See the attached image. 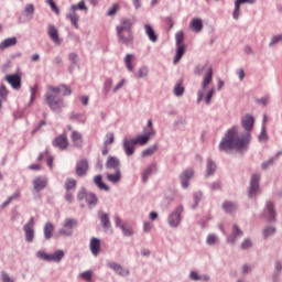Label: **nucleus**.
<instances>
[{
  "instance_id": "obj_36",
  "label": "nucleus",
  "mask_w": 282,
  "mask_h": 282,
  "mask_svg": "<svg viewBox=\"0 0 282 282\" xmlns=\"http://www.w3.org/2000/svg\"><path fill=\"white\" fill-rule=\"evenodd\" d=\"M149 76V67L141 66L138 68V70L134 73V78L140 80V78H147Z\"/></svg>"
},
{
  "instance_id": "obj_26",
  "label": "nucleus",
  "mask_w": 282,
  "mask_h": 282,
  "mask_svg": "<svg viewBox=\"0 0 282 282\" xmlns=\"http://www.w3.org/2000/svg\"><path fill=\"white\" fill-rule=\"evenodd\" d=\"M144 31L147 36L149 37V41H151L152 43H158V34H155L153 26H151L150 24H144Z\"/></svg>"
},
{
  "instance_id": "obj_18",
  "label": "nucleus",
  "mask_w": 282,
  "mask_h": 282,
  "mask_svg": "<svg viewBox=\"0 0 282 282\" xmlns=\"http://www.w3.org/2000/svg\"><path fill=\"white\" fill-rule=\"evenodd\" d=\"M153 173H158V165L155 163H151L150 165H148L145 167V170L143 171L141 177H142V182L147 183L149 182V177H151V175H153Z\"/></svg>"
},
{
  "instance_id": "obj_9",
  "label": "nucleus",
  "mask_w": 282,
  "mask_h": 282,
  "mask_svg": "<svg viewBox=\"0 0 282 282\" xmlns=\"http://www.w3.org/2000/svg\"><path fill=\"white\" fill-rule=\"evenodd\" d=\"M89 172V163L86 159L77 161L75 166V173L77 177H86L87 173Z\"/></svg>"
},
{
  "instance_id": "obj_15",
  "label": "nucleus",
  "mask_w": 282,
  "mask_h": 282,
  "mask_svg": "<svg viewBox=\"0 0 282 282\" xmlns=\"http://www.w3.org/2000/svg\"><path fill=\"white\" fill-rule=\"evenodd\" d=\"M193 175H195V171L193 170H185L180 175V182H181L182 188H188V182L193 180Z\"/></svg>"
},
{
  "instance_id": "obj_48",
  "label": "nucleus",
  "mask_w": 282,
  "mask_h": 282,
  "mask_svg": "<svg viewBox=\"0 0 282 282\" xmlns=\"http://www.w3.org/2000/svg\"><path fill=\"white\" fill-rule=\"evenodd\" d=\"M64 186H65V189H66L67 192H69V191H75V189H76V180H74V178H67V180L65 181Z\"/></svg>"
},
{
  "instance_id": "obj_59",
  "label": "nucleus",
  "mask_w": 282,
  "mask_h": 282,
  "mask_svg": "<svg viewBox=\"0 0 282 282\" xmlns=\"http://www.w3.org/2000/svg\"><path fill=\"white\" fill-rule=\"evenodd\" d=\"M107 140L104 142L106 147H109V144H113L116 137L113 135V132H109L106 134Z\"/></svg>"
},
{
  "instance_id": "obj_20",
  "label": "nucleus",
  "mask_w": 282,
  "mask_h": 282,
  "mask_svg": "<svg viewBox=\"0 0 282 282\" xmlns=\"http://www.w3.org/2000/svg\"><path fill=\"white\" fill-rule=\"evenodd\" d=\"M89 250L93 257H98V254H100V239L91 238L89 243Z\"/></svg>"
},
{
  "instance_id": "obj_40",
  "label": "nucleus",
  "mask_w": 282,
  "mask_h": 282,
  "mask_svg": "<svg viewBox=\"0 0 282 282\" xmlns=\"http://www.w3.org/2000/svg\"><path fill=\"white\" fill-rule=\"evenodd\" d=\"M133 58H134L133 54H127L123 58V63L128 72H133V64H131Z\"/></svg>"
},
{
  "instance_id": "obj_28",
  "label": "nucleus",
  "mask_w": 282,
  "mask_h": 282,
  "mask_svg": "<svg viewBox=\"0 0 282 282\" xmlns=\"http://www.w3.org/2000/svg\"><path fill=\"white\" fill-rule=\"evenodd\" d=\"M176 51H175V56L173 59L174 65H177V63H180V61H182V56H184V54L186 53V45H178L176 46Z\"/></svg>"
},
{
  "instance_id": "obj_64",
  "label": "nucleus",
  "mask_w": 282,
  "mask_h": 282,
  "mask_svg": "<svg viewBox=\"0 0 282 282\" xmlns=\"http://www.w3.org/2000/svg\"><path fill=\"white\" fill-rule=\"evenodd\" d=\"M249 248H252V240H250L249 238H246V239L241 242V249H242V250H249Z\"/></svg>"
},
{
  "instance_id": "obj_55",
  "label": "nucleus",
  "mask_w": 282,
  "mask_h": 282,
  "mask_svg": "<svg viewBox=\"0 0 282 282\" xmlns=\"http://www.w3.org/2000/svg\"><path fill=\"white\" fill-rule=\"evenodd\" d=\"M94 276V271L91 270H87V271H84L83 273H80V278L84 280V281H91V278Z\"/></svg>"
},
{
  "instance_id": "obj_25",
  "label": "nucleus",
  "mask_w": 282,
  "mask_h": 282,
  "mask_svg": "<svg viewBox=\"0 0 282 282\" xmlns=\"http://www.w3.org/2000/svg\"><path fill=\"white\" fill-rule=\"evenodd\" d=\"M189 279L191 281H203V282H208L210 281V276L208 274H204V275H199V273H197V271H191L189 272Z\"/></svg>"
},
{
  "instance_id": "obj_57",
  "label": "nucleus",
  "mask_w": 282,
  "mask_h": 282,
  "mask_svg": "<svg viewBox=\"0 0 282 282\" xmlns=\"http://www.w3.org/2000/svg\"><path fill=\"white\" fill-rule=\"evenodd\" d=\"M57 235H58L59 237H72V235H74V231L70 230V229L65 228V229H59V230L57 231Z\"/></svg>"
},
{
  "instance_id": "obj_16",
  "label": "nucleus",
  "mask_w": 282,
  "mask_h": 282,
  "mask_svg": "<svg viewBox=\"0 0 282 282\" xmlns=\"http://www.w3.org/2000/svg\"><path fill=\"white\" fill-rule=\"evenodd\" d=\"M47 187V177L37 176L33 180V188L36 193H41L44 188Z\"/></svg>"
},
{
  "instance_id": "obj_8",
  "label": "nucleus",
  "mask_w": 282,
  "mask_h": 282,
  "mask_svg": "<svg viewBox=\"0 0 282 282\" xmlns=\"http://www.w3.org/2000/svg\"><path fill=\"white\" fill-rule=\"evenodd\" d=\"M261 181V175L259 173H254L250 177L249 188H248V197L249 199H254L257 195H259V182Z\"/></svg>"
},
{
  "instance_id": "obj_60",
  "label": "nucleus",
  "mask_w": 282,
  "mask_h": 282,
  "mask_svg": "<svg viewBox=\"0 0 282 282\" xmlns=\"http://www.w3.org/2000/svg\"><path fill=\"white\" fill-rule=\"evenodd\" d=\"M0 276L2 282H14V279H12L10 274L6 271H1Z\"/></svg>"
},
{
  "instance_id": "obj_34",
  "label": "nucleus",
  "mask_w": 282,
  "mask_h": 282,
  "mask_svg": "<svg viewBox=\"0 0 282 282\" xmlns=\"http://www.w3.org/2000/svg\"><path fill=\"white\" fill-rule=\"evenodd\" d=\"M99 220L104 228H111V220L109 219V214L107 213H99Z\"/></svg>"
},
{
  "instance_id": "obj_2",
  "label": "nucleus",
  "mask_w": 282,
  "mask_h": 282,
  "mask_svg": "<svg viewBox=\"0 0 282 282\" xmlns=\"http://www.w3.org/2000/svg\"><path fill=\"white\" fill-rule=\"evenodd\" d=\"M133 21L129 18H122L116 26L117 37L122 45L133 44Z\"/></svg>"
},
{
  "instance_id": "obj_6",
  "label": "nucleus",
  "mask_w": 282,
  "mask_h": 282,
  "mask_svg": "<svg viewBox=\"0 0 282 282\" xmlns=\"http://www.w3.org/2000/svg\"><path fill=\"white\" fill-rule=\"evenodd\" d=\"M35 257L37 259H42V261H53L54 263H61L65 257V251L59 249L53 253H45V251L39 250L36 251Z\"/></svg>"
},
{
  "instance_id": "obj_45",
  "label": "nucleus",
  "mask_w": 282,
  "mask_h": 282,
  "mask_svg": "<svg viewBox=\"0 0 282 282\" xmlns=\"http://www.w3.org/2000/svg\"><path fill=\"white\" fill-rule=\"evenodd\" d=\"M111 85H113V79L107 78L104 83L102 93L104 96H107L111 91Z\"/></svg>"
},
{
  "instance_id": "obj_43",
  "label": "nucleus",
  "mask_w": 282,
  "mask_h": 282,
  "mask_svg": "<svg viewBox=\"0 0 282 282\" xmlns=\"http://www.w3.org/2000/svg\"><path fill=\"white\" fill-rule=\"evenodd\" d=\"M19 197H21V192L15 191L13 195L9 196L8 199L4 203H2V208H6V206L12 204L14 199H19Z\"/></svg>"
},
{
  "instance_id": "obj_27",
  "label": "nucleus",
  "mask_w": 282,
  "mask_h": 282,
  "mask_svg": "<svg viewBox=\"0 0 282 282\" xmlns=\"http://www.w3.org/2000/svg\"><path fill=\"white\" fill-rule=\"evenodd\" d=\"M70 140L74 147H83V134L76 130H73L70 134Z\"/></svg>"
},
{
  "instance_id": "obj_42",
  "label": "nucleus",
  "mask_w": 282,
  "mask_h": 282,
  "mask_svg": "<svg viewBox=\"0 0 282 282\" xmlns=\"http://www.w3.org/2000/svg\"><path fill=\"white\" fill-rule=\"evenodd\" d=\"M241 2L239 0H235V9L232 12L234 19L237 21L239 17H241Z\"/></svg>"
},
{
  "instance_id": "obj_12",
  "label": "nucleus",
  "mask_w": 282,
  "mask_h": 282,
  "mask_svg": "<svg viewBox=\"0 0 282 282\" xmlns=\"http://www.w3.org/2000/svg\"><path fill=\"white\" fill-rule=\"evenodd\" d=\"M4 80L11 85L13 89H21V75L19 74H12V75H6Z\"/></svg>"
},
{
  "instance_id": "obj_4",
  "label": "nucleus",
  "mask_w": 282,
  "mask_h": 282,
  "mask_svg": "<svg viewBox=\"0 0 282 282\" xmlns=\"http://www.w3.org/2000/svg\"><path fill=\"white\" fill-rule=\"evenodd\" d=\"M79 10L80 12H89V9L87 8V4L85 3V0L79 1L77 4L70 6V13L66 14V19L70 21V25L75 28V30H78V21H80V15L76 12Z\"/></svg>"
},
{
  "instance_id": "obj_19",
  "label": "nucleus",
  "mask_w": 282,
  "mask_h": 282,
  "mask_svg": "<svg viewBox=\"0 0 282 282\" xmlns=\"http://www.w3.org/2000/svg\"><path fill=\"white\" fill-rule=\"evenodd\" d=\"M240 237H243V231L240 230L239 226L232 225L231 235L227 238V241L229 243H235Z\"/></svg>"
},
{
  "instance_id": "obj_5",
  "label": "nucleus",
  "mask_w": 282,
  "mask_h": 282,
  "mask_svg": "<svg viewBox=\"0 0 282 282\" xmlns=\"http://www.w3.org/2000/svg\"><path fill=\"white\" fill-rule=\"evenodd\" d=\"M45 102L50 107L51 111H54L55 113H61V111H63V109L65 108V102L63 101V98L56 95V93H46Z\"/></svg>"
},
{
  "instance_id": "obj_47",
  "label": "nucleus",
  "mask_w": 282,
  "mask_h": 282,
  "mask_svg": "<svg viewBox=\"0 0 282 282\" xmlns=\"http://www.w3.org/2000/svg\"><path fill=\"white\" fill-rule=\"evenodd\" d=\"M24 17L32 19L34 17V4L29 3L24 7Z\"/></svg>"
},
{
  "instance_id": "obj_10",
  "label": "nucleus",
  "mask_w": 282,
  "mask_h": 282,
  "mask_svg": "<svg viewBox=\"0 0 282 282\" xmlns=\"http://www.w3.org/2000/svg\"><path fill=\"white\" fill-rule=\"evenodd\" d=\"M53 147L65 151L69 147V141L67 140V134H59L53 140Z\"/></svg>"
},
{
  "instance_id": "obj_51",
  "label": "nucleus",
  "mask_w": 282,
  "mask_h": 282,
  "mask_svg": "<svg viewBox=\"0 0 282 282\" xmlns=\"http://www.w3.org/2000/svg\"><path fill=\"white\" fill-rule=\"evenodd\" d=\"M30 89H31V97H30L29 105H32V102H34V100H36V94L39 93V85L35 84Z\"/></svg>"
},
{
  "instance_id": "obj_35",
  "label": "nucleus",
  "mask_w": 282,
  "mask_h": 282,
  "mask_svg": "<svg viewBox=\"0 0 282 282\" xmlns=\"http://www.w3.org/2000/svg\"><path fill=\"white\" fill-rule=\"evenodd\" d=\"M86 204L91 208L94 206H98V196L96 194L89 192L86 196Z\"/></svg>"
},
{
  "instance_id": "obj_3",
  "label": "nucleus",
  "mask_w": 282,
  "mask_h": 282,
  "mask_svg": "<svg viewBox=\"0 0 282 282\" xmlns=\"http://www.w3.org/2000/svg\"><path fill=\"white\" fill-rule=\"evenodd\" d=\"M204 72L205 76L203 77L200 89L197 91V105L204 100V94L208 89V85L213 83V67L208 66V64L197 65L194 69L196 76H202Z\"/></svg>"
},
{
  "instance_id": "obj_44",
  "label": "nucleus",
  "mask_w": 282,
  "mask_h": 282,
  "mask_svg": "<svg viewBox=\"0 0 282 282\" xmlns=\"http://www.w3.org/2000/svg\"><path fill=\"white\" fill-rule=\"evenodd\" d=\"M259 142H268V130L265 129V123L261 126V131L258 135Z\"/></svg>"
},
{
  "instance_id": "obj_31",
  "label": "nucleus",
  "mask_w": 282,
  "mask_h": 282,
  "mask_svg": "<svg viewBox=\"0 0 282 282\" xmlns=\"http://www.w3.org/2000/svg\"><path fill=\"white\" fill-rule=\"evenodd\" d=\"M52 237H54V225L48 221L44 225V238L50 240Z\"/></svg>"
},
{
  "instance_id": "obj_56",
  "label": "nucleus",
  "mask_w": 282,
  "mask_h": 282,
  "mask_svg": "<svg viewBox=\"0 0 282 282\" xmlns=\"http://www.w3.org/2000/svg\"><path fill=\"white\" fill-rule=\"evenodd\" d=\"M175 41H176V46L184 45V44H182L184 42V32L183 31H178L175 34Z\"/></svg>"
},
{
  "instance_id": "obj_23",
  "label": "nucleus",
  "mask_w": 282,
  "mask_h": 282,
  "mask_svg": "<svg viewBox=\"0 0 282 282\" xmlns=\"http://www.w3.org/2000/svg\"><path fill=\"white\" fill-rule=\"evenodd\" d=\"M189 28L193 30V32L199 33L202 30H204V22L199 18H194L189 23Z\"/></svg>"
},
{
  "instance_id": "obj_49",
  "label": "nucleus",
  "mask_w": 282,
  "mask_h": 282,
  "mask_svg": "<svg viewBox=\"0 0 282 282\" xmlns=\"http://www.w3.org/2000/svg\"><path fill=\"white\" fill-rule=\"evenodd\" d=\"M202 197H204V194L202 192H196L194 195V204L192 205L193 210L199 206V202H202Z\"/></svg>"
},
{
  "instance_id": "obj_11",
  "label": "nucleus",
  "mask_w": 282,
  "mask_h": 282,
  "mask_svg": "<svg viewBox=\"0 0 282 282\" xmlns=\"http://www.w3.org/2000/svg\"><path fill=\"white\" fill-rule=\"evenodd\" d=\"M135 143H133L132 139L123 138L122 148L128 158H131L135 153Z\"/></svg>"
},
{
  "instance_id": "obj_33",
  "label": "nucleus",
  "mask_w": 282,
  "mask_h": 282,
  "mask_svg": "<svg viewBox=\"0 0 282 282\" xmlns=\"http://www.w3.org/2000/svg\"><path fill=\"white\" fill-rule=\"evenodd\" d=\"M94 184H95V186H97V188H99V191H107V192H109V187L107 186V184H105L102 182V175H96L94 177Z\"/></svg>"
},
{
  "instance_id": "obj_7",
  "label": "nucleus",
  "mask_w": 282,
  "mask_h": 282,
  "mask_svg": "<svg viewBox=\"0 0 282 282\" xmlns=\"http://www.w3.org/2000/svg\"><path fill=\"white\" fill-rule=\"evenodd\" d=\"M182 213H184V206L178 205L175 210H173L167 216V224L170 228H177L182 224Z\"/></svg>"
},
{
  "instance_id": "obj_22",
  "label": "nucleus",
  "mask_w": 282,
  "mask_h": 282,
  "mask_svg": "<svg viewBox=\"0 0 282 282\" xmlns=\"http://www.w3.org/2000/svg\"><path fill=\"white\" fill-rule=\"evenodd\" d=\"M215 171H217V163L213 161V159L208 158L206 161V177H210V175H215Z\"/></svg>"
},
{
  "instance_id": "obj_53",
  "label": "nucleus",
  "mask_w": 282,
  "mask_h": 282,
  "mask_svg": "<svg viewBox=\"0 0 282 282\" xmlns=\"http://www.w3.org/2000/svg\"><path fill=\"white\" fill-rule=\"evenodd\" d=\"M121 232H122L123 237H133V235H134L133 228H131L127 225L121 229Z\"/></svg>"
},
{
  "instance_id": "obj_41",
  "label": "nucleus",
  "mask_w": 282,
  "mask_h": 282,
  "mask_svg": "<svg viewBox=\"0 0 282 282\" xmlns=\"http://www.w3.org/2000/svg\"><path fill=\"white\" fill-rule=\"evenodd\" d=\"M207 246H217L219 243V236L215 234H209L206 238Z\"/></svg>"
},
{
  "instance_id": "obj_29",
  "label": "nucleus",
  "mask_w": 282,
  "mask_h": 282,
  "mask_svg": "<svg viewBox=\"0 0 282 282\" xmlns=\"http://www.w3.org/2000/svg\"><path fill=\"white\" fill-rule=\"evenodd\" d=\"M221 208H223V210H225V213L232 214L237 210V208H239V206L237 205V203L226 200L223 203Z\"/></svg>"
},
{
  "instance_id": "obj_39",
  "label": "nucleus",
  "mask_w": 282,
  "mask_h": 282,
  "mask_svg": "<svg viewBox=\"0 0 282 282\" xmlns=\"http://www.w3.org/2000/svg\"><path fill=\"white\" fill-rule=\"evenodd\" d=\"M122 175L120 174V170H117L115 174H108L107 180L108 182H111V184H118V182L121 180Z\"/></svg>"
},
{
  "instance_id": "obj_37",
  "label": "nucleus",
  "mask_w": 282,
  "mask_h": 282,
  "mask_svg": "<svg viewBox=\"0 0 282 282\" xmlns=\"http://www.w3.org/2000/svg\"><path fill=\"white\" fill-rule=\"evenodd\" d=\"M78 226V220L74 218H66L63 224V228H66L68 230H74Z\"/></svg>"
},
{
  "instance_id": "obj_1",
  "label": "nucleus",
  "mask_w": 282,
  "mask_h": 282,
  "mask_svg": "<svg viewBox=\"0 0 282 282\" xmlns=\"http://www.w3.org/2000/svg\"><path fill=\"white\" fill-rule=\"evenodd\" d=\"M241 127L245 129V133H239V126H234L227 130L220 143L218 144L219 151L224 153H230V151H243L250 140L252 139V128L254 127V117L252 115H245L241 118Z\"/></svg>"
},
{
  "instance_id": "obj_52",
  "label": "nucleus",
  "mask_w": 282,
  "mask_h": 282,
  "mask_svg": "<svg viewBox=\"0 0 282 282\" xmlns=\"http://www.w3.org/2000/svg\"><path fill=\"white\" fill-rule=\"evenodd\" d=\"M116 274H118L119 276H129L131 272L129 271V269H126L124 267L119 264Z\"/></svg>"
},
{
  "instance_id": "obj_61",
  "label": "nucleus",
  "mask_w": 282,
  "mask_h": 282,
  "mask_svg": "<svg viewBox=\"0 0 282 282\" xmlns=\"http://www.w3.org/2000/svg\"><path fill=\"white\" fill-rule=\"evenodd\" d=\"M89 193H87V189L85 188V187H83L79 192H78V194H77V199H78V202H83V199H87V195H88Z\"/></svg>"
},
{
  "instance_id": "obj_17",
  "label": "nucleus",
  "mask_w": 282,
  "mask_h": 282,
  "mask_svg": "<svg viewBox=\"0 0 282 282\" xmlns=\"http://www.w3.org/2000/svg\"><path fill=\"white\" fill-rule=\"evenodd\" d=\"M48 37L55 43V45H61V37H58V29L54 24H48L46 29Z\"/></svg>"
},
{
  "instance_id": "obj_50",
  "label": "nucleus",
  "mask_w": 282,
  "mask_h": 282,
  "mask_svg": "<svg viewBox=\"0 0 282 282\" xmlns=\"http://www.w3.org/2000/svg\"><path fill=\"white\" fill-rule=\"evenodd\" d=\"M274 232H276V228L269 226L263 229L262 235H263L264 239H268V237H272V235H274Z\"/></svg>"
},
{
  "instance_id": "obj_54",
  "label": "nucleus",
  "mask_w": 282,
  "mask_h": 282,
  "mask_svg": "<svg viewBox=\"0 0 282 282\" xmlns=\"http://www.w3.org/2000/svg\"><path fill=\"white\" fill-rule=\"evenodd\" d=\"M68 61L72 63V65H78V62L80 61V57H78V54L76 53H69L68 54Z\"/></svg>"
},
{
  "instance_id": "obj_46",
  "label": "nucleus",
  "mask_w": 282,
  "mask_h": 282,
  "mask_svg": "<svg viewBox=\"0 0 282 282\" xmlns=\"http://www.w3.org/2000/svg\"><path fill=\"white\" fill-rule=\"evenodd\" d=\"M155 151H158V144H153L151 147H149L148 149L142 151V158H149V155H153V153H155Z\"/></svg>"
},
{
  "instance_id": "obj_21",
  "label": "nucleus",
  "mask_w": 282,
  "mask_h": 282,
  "mask_svg": "<svg viewBox=\"0 0 282 282\" xmlns=\"http://www.w3.org/2000/svg\"><path fill=\"white\" fill-rule=\"evenodd\" d=\"M106 169H113L115 171H120V159L116 156H108L106 161Z\"/></svg>"
},
{
  "instance_id": "obj_58",
  "label": "nucleus",
  "mask_w": 282,
  "mask_h": 282,
  "mask_svg": "<svg viewBox=\"0 0 282 282\" xmlns=\"http://www.w3.org/2000/svg\"><path fill=\"white\" fill-rule=\"evenodd\" d=\"M120 9V6L118 3H115L111 6L110 9H108L107 17H115L116 12Z\"/></svg>"
},
{
  "instance_id": "obj_62",
  "label": "nucleus",
  "mask_w": 282,
  "mask_h": 282,
  "mask_svg": "<svg viewBox=\"0 0 282 282\" xmlns=\"http://www.w3.org/2000/svg\"><path fill=\"white\" fill-rule=\"evenodd\" d=\"M69 118L70 120H75L76 122H85V117L80 113L73 112Z\"/></svg>"
},
{
  "instance_id": "obj_14",
  "label": "nucleus",
  "mask_w": 282,
  "mask_h": 282,
  "mask_svg": "<svg viewBox=\"0 0 282 282\" xmlns=\"http://www.w3.org/2000/svg\"><path fill=\"white\" fill-rule=\"evenodd\" d=\"M48 91L57 96L58 94H62V96H72V88L67 85H61L57 87L48 86Z\"/></svg>"
},
{
  "instance_id": "obj_13",
  "label": "nucleus",
  "mask_w": 282,
  "mask_h": 282,
  "mask_svg": "<svg viewBox=\"0 0 282 282\" xmlns=\"http://www.w3.org/2000/svg\"><path fill=\"white\" fill-rule=\"evenodd\" d=\"M264 217L268 221H274L276 217V212L274 210V203L272 200H267Z\"/></svg>"
},
{
  "instance_id": "obj_32",
  "label": "nucleus",
  "mask_w": 282,
  "mask_h": 282,
  "mask_svg": "<svg viewBox=\"0 0 282 282\" xmlns=\"http://www.w3.org/2000/svg\"><path fill=\"white\" fill-rule=\"evenodd\" d=\"M17 45V37H8L0 43V50H8V47H14Z\"/></svg>"
},
{
  "instance_id": "obj_38",
  "label": "nucleus",
  "mask_w": 282,
  "mask_h": 282,
  "mask_svg": "<svg viewBox=\"0 0 282 282\" xmlns=\"http://www.w3.org/2000/svg\"><path fill=\"white\" fill-rule=\"evenodd\" d=\"M25 241L32 243L34 241V228L23 227Z\"/></svg>"
},
{
  "instance_id": "obj_63",
  "label": "nucleus",
  "mask_w": 282,
  "mask_h": 282,
  "mask_svg": "<svg viewBox=\"0 0 282 282\" xmlns=\"http://www.w3.org/2000/svg\"><path fill=\"white\" fill-rule=\"evenodd\" d=\"M281 41L282 35H274L269 43V47H274V45H276V43H281Z\"/></svg>"
},
{
  "instance_id": "obj_24",
  "label": "nucleus",
  "mask_w": 282,
  "mask_h": 282,
  "mask_svg": "<svg viewBox=\"0 0 282 282\" xmlns=\"http://www.w3.org/2000/svg\"><path fill=\"white\" fill-rule=\"evenodd\" d=\"M173 94L177 98H180V96H184V78H180L174 85Z\"/></svg>"
},
{
  "instance_id": "obj_30",
  "label": "nucleus",
  "mask_w": 282,
  "mask_h": 282,
  "mask_svg": "<svg viewBox=\"0 0 282 282\" xmlns=\"http://www.w3.org/2000/svg\"><path fill=\"white\" fill-rule=\"evenodd\" d=\"M149 137L147 134H139L137 138H132L133 144L139 147H144L145 144H149Z\"/></svg>"
}]
</instances>
